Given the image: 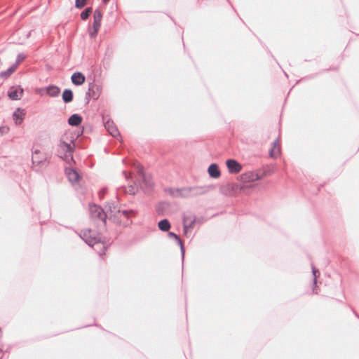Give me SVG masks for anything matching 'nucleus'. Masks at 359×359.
I'll return each mask as SVG.
<instances>
[{
    "instance_id": "f257e3e1",
    "label": "nucleus",
    "mask_w": 359,
    "mask_h": 359,
    "mask_svg": "<svg viewBox=\"0 0 359 359\" xmlns=\"http://www.w3.org/2000/svg\"><path fill=\"white\" fill-rule=\"evenodd\" d=\"M104 211L107 213V217L109 219H119L118 215L122 214L125 217L128 218L130 215L135 214L132 210H121L118 202L111 201L108 202L105 205Z\"/></svg>"
},
{
    "instance_id": "f03ea898",
    "label": "nucleus",
    "mask_w": 359,
    "mask_h": 359,
    "mask_svg": "<svg viewBox=\"0 0 359 359\" xmlns=\"http://www.w3.org/2000/svg\"><path fill=\"white\" fill-rule=\"evenodd\" d=\"M89 211L92 219L100 221L103 225L106 224L107 213L105 212L104 210L101 206L96 204H90Z\"/></svg>"
},
{
    "instance_id": "7ed1b4c3",
    "label": "nucleus",
    "mask_w": 359,
    "mask_h": 359,
    "mask_svg": "<svg viewBox=\"0 0 359 359\" xmlns=\"http://www.w3.org/2000/svg\"><path fill=\"white\" fill-rule=\"evenodd\" d=\"M197 187H184L177 189H170L168 193L173 197L187 198L196 194L195 191Z\"/></svg>"
},
{
    "instance_id": "20e7f679",
    "label": "nucleus",
    "mask_w": 359,
    "mask_h": 359,
    "mask_svg": "<svg viewBox=\"0 0 359 359\" xmlns=\"http://www.w3.org/2000/svg\"><path fill=\"white\" fill-rule=\"evenodd\" d=\"M80 236L86 244L91 247L95 244L100 243V238L91 229H87L82 231Z\"/></svg>"
},
{
    "instance_id": "39448f33",
    "label": "nucleus",
    "mask_w": 359,
    "mask_h": 359,
    "mask_svg": "<svg viewBox=\"0 0 359 359\" xmlns=\"http://www.w3.org/2000/svg\"><path fill=\"white\" fill-rule=\"evenodd\" d=\"M182 222L184 233L187 234L194 227L197 222V217L194 214L187 212L184 214Z\"/></svg>"
},
{
    "instance_id": "423d86ee",
    "label": "nucleus",
    "mask_w": 359,
    "mask_h": 359,
    "mask_svg": "<svg viewBox=\"0 0 359 359\" xmlns=\"http://www.w3.org/2000/svg\"><path fill=\"white\" fill-rule=\"evenodd\" d=\"M137 173L139 175V184L141 187H145L147 189H150L152 186V182L149 176H147L143 170V167L140 165H138L137 167Z\"/></svg>"
},
{
    "instance_id": "0eeeda50",
    "label": "nucleus",
    "mask_w": 359,
    "mask_h": 359,
    "mask_svg": "<svg viewBox=\"0 0 359 359\" xmlns=\"http://www.w3.org/2000/svg\"><path fill=\"white\" fill-rule=\"evenodd\" d=\"M32 161V164L37 166H46L48 164L47 155L41 153L39 150L33 152Z\"/></svg>"
},
{
    "instance_id": "6e6552de",
    "label": "nucleus",
    "mask_w": 359,
    "mask_h": 359,
    "mask_svg": "<svg viewBox=\"0 0 359 359\" xmlns=\"http://www.w3.org/2000/svg\"><path fill=\"white\" fill-rule=\"evenodd\" d=\"M260 178L261 177L259 174L253 171L244 172L238 177V180L243 183L255 182L259 180Z\"/></svg>"
},
{
    "instance_id": "1a4fd4ad",
    "label": "nucleus",
    "mask_w": 359,
    "mask_h": 359,
    "mask_svg": "<svg viewBox=\"0 0 359 359\" xmlns=\"http://www.w3.org/2000/svg\"><path fill=\"white\" fill-rule=\"evenodd\" d=\"M65 175L68 178L69 181L72 184H76L79 182L80 179V175L78 171L73 168H65Z\"/></svg>"
},
{
    "instance_id": "9d476101",
    "label": "nucleus",
    "mask_w": 359,
    "mask_h": 359,
    "mask_svg": "<svg viewBox=\"0 0 359 359\" xmlns=\"http://www.w3.org/2000/svg\"><path fill=\"white\" fill-rule=\"evenodd\" d=\"M23 95V89L20 86H13L8 91V95L12 100H19Z\"/></svg>"
},
{
    "instance_id": "9b49d317",
    "label": "nucleus",
    "mask_w": 359,
    "mask_h": 359,
    "mask_svg": "<svg viewBox=\"0 0 359 359\" xmlns=\"http://www.w3.org/2000/svg\"><path fill=\"white\" fill-rule=\"evenodd\" d=\"M226 164L229 172L231 174H237L242 169V165L234 159H228Z\"/></svg>"
},
{
    "instance_id": "f8f14e48",
    "label": "nucleus",
    "mask_w": 359,
    "mask_h": 359,
    "mask_svg": "<svg viewBox=\"0 0 359 359\" xmlns=\"http://www.w3.org/2000/svg\"><path fill=\"white\" fill-rule=\"evenodd\" d=\"M99 88L100 87L97 84L90 83L88 88V92L86 93V97H88V99H98L100 96Z\"/></svg>"
},
{
    "instance_id": "ddd939ff",
    "label": "nucleus",
    "mask_w": 359,
    "mask_h": 359,
    "mask_svg": "<svg viewBox=\"0 0 359 359\" xmlns=\"http://www.w3.org/2000/svg\"><path fill=\"white\" fill-rule=\"evenodd\" d=\"M104 127L111 136L116 137L120 135L118 130L112 121H107L104 123Z\"/></svg>"
},
{
    "instance_id": "4468645a",
    "label": "nucleus",
    "mask_w": 359,
    "mask_h": 359,
    "mask_svg": "<svg viewBox=\"0 0 359 359\" xmlns=\"http://www.w3.org/2000/svg\"><path fill=\"white\" fill-rule=\"evenodd\" d=\"M25 112L24 109L18 108L13 114V118L16 125H20L23 121Z\"/></svg>"
},
{
    "instance_id": "2eb2a0df",
    "label": "nucleus",
    "mask_w": 359,
    "mask_h": 359,
    "mask_svg": "<svg viewBox=\"0 0 359 359\" xmlns=\"http://www.w3.org/2000/svg\"><path fill=\"white\" fill-rule=\"evenodd\" d=\"M60 147L63 151H65L67 153H69V154L66 155V161L68 162L70 161H73V157L71 155V152L72 151L73 148L71 144L67 143L65 142H61L60 144Z\"/></svg>"
},
{
    "instance_id": "dca6fc26",
    "label": "nucleus",
    "mask_w": 359,
    "mask_h": 359,
    "mask_svg": "<svg viewBox=\"0 0 359 359\" xmlns=\"http://www.w3.org/2000/svg\"><path fill=\"white\" fill-rule=\"evenodd\" d=\"M72 82L76 86L82 85L86 80L85 76L81 72H75L72 75Z\"/></svg>"
},
{
    "instance_id": "f3484780",
    "label": "nucleus",
    "mask_w": 359,
    "mask_h": 359,
    "mask_svg": "<svg viewBox=\"0 0 359 359\" xmlns=\"http://www.w3.org/2000/svg\"><path fill=\"white\" fill-rule=\"evenodd\" d=\"M46 91V93L52 97H56L60 95V89L59 87L51 85L49 86H47L43 89Z\"/></svg>"
},
{
    "instance_id": "a211bd4d",
    "label": "nucleus",
    "mask_w": 359,
    "mask_h": 359,
    "mask_svg": "<svg viewBox=\"0 0 359 359\" xmlns=\"http://www.w3.org/2000/svg\"><path fill=\"white\" fill-rule=\"evenodd\" d=\"M102 18V14L100 10L96 9L93 15V28H99L101 26V20Z\"/></svg>"
},
{
    "instance_id": "6ab92c4d",
    "label": "nucleus",
    "mask_w": 359,
    "mask_h": 359,
    "mask_svg": "<svg viewBox=\"0 0 359 359\" xmlns=\"http://www.w3.org/2000/svg\"><path fill=\"white\" fill-rule=\"evenodd\" d=\"M208 172L209 175L213 178H218L221 175L219 167L215 163L210 165L208 169Z\"/></svg>"
},
{
    "instance_id": "aec40b11",
    "label": "nucleus",
    "mask_w": 359,
    "mask_h": 359,
    "mask_svg": "<svg viewBox=\"0 0 359 359\" xmlns=\"http://www.w3.org/2000/svg\"><path fill=\"white\" fill-rule=\"evenodd\" d=\"M82 122V117L77 114H72L68 119V123L72 126H79Z\"/></svg>"
},
{
    "instance_id": "412c9836",
    "label": "nucleus",
    "mask_w": 359,
    "mask_h": 359,
    "mask_svg": "<svg viewBox=\"0 0 359 359\" xmlns=\"http://www.w3.org/2000/svg\"><path fill=\"white\" fill-rule=\"evenodd\" d=\"M62 100L65 103H69L73 100V92L70 89H65L62 93Z\"/></svg>"
},
{
    "instance_id": "4be33fe9",
    "label": "nucleus",
    "mask_w": 359,
    "mask_h": 359,
    "mask_svg": "<svg viewBox=\"0 0 359 359\" xmlns=\"http://www.w3.org/2000/svg\"><path fill=\"white\" fill-rule=\"evenodd\" d=\"M280 154V148L278 146V140H276L273 142V148L269 151V155L271 158H276Z\"/></svg>"
},
{
    "instance_id": "5701e85b",
    "label": "nucleus",
    "mask_w": 359,
    "mask_h": 359,
    "mask_svg": "<svg viewBox=\"0 0 359 359\" xmlns=\"http://www.w3.org/2000/svg\"><path fill=\"white\" fill-rule=\"evenodd\" d=\"M158 228L162 231H168L170 228V222L167 219H163L158 222Z\"/></svg>"
},
{
    "instance_id": "b1692460",
    "label": "nucleus",
    "mask_w": 359,
    "mask_h": 359,
    "mask_svg": "<svg viewBox=\"0 0 359 359\" xmlns=\"http://www.w3.org/2000/svg\"><path fill=\"white\" fill-rule=\"evenodd\" d=\"M16 68H17V65H13L6 71H3L1 72V74H0L1 77L4 79H8L11 75V74L15 72Z\"/></svg>"
},
{
    "instance_id": "393cba45",
    "label": "nucleus",
    "mask_w": 359,
    "mask_h": 359,
    "mask_svg": "<svg viewBox=\"0 0 359 359\" xmlns=\"http://www.w3.org/2000/svg\"><path fill=\"white\" fill-rule=\"evenodd\" d=\"M92 13V8L90 7L86 8L82 13H81V18L83 20H86L88 18L89 15Z\"/></svg>"
},
{
    "instance_id": "a878e982",
    "label": "nucleus",
    "mask_w": 359,
    "mask_h": 359,
    "mask_svg": "<svg viewBox=\"0 0 359 359\" xmlns=\"http://www.w3.org/2000/svg\"><path fill=\"white\" fill-rule=\"evenodd\" d=\"M168 237L171 239H174L177 241L178 245H182V241L180 238V237L173 232H169L168 233Z\"/></svg>"
},
{
    "instance_id": "bb28decb",
    "label": "nucleus",
    "mask_w": 359,
    "mask_h": 359,
    "mask_svg": "<svg viewBox=\"0 0 359 359\" xmlns=\"http://www.w3.org/2000/svg\"><path fill=\"white\" fill-rule=\"evenodd\" d=\"M87 0H76L75 1V7L77 8H81L84 7L86 4Z\"/></svg>"
},
{
    "instance_id": "cd10ccee",
    "label": "nucleus",
    "mask_w": 359,
    "mask_h": 359,
    "mask_svg": "<svg viewBox=\"0 0 359 359\" xmlns=\"http://www.w3.org/2000/svg\"><path fill=\"white\" fill-rule=\"evenodd\" d=\"M25 55L23 54V53H19L18 55H17V59H16V62L14 65H17V67L18 66V65L25 60Z\"/></svg>"
},
{
    "instance_id": "c85d7f7f",
    "label": "nucleus",
    "mask_w": 359,
    "mask_h": 359,
    "mask_svg": "<svg viewBox=\"0 0 359 359\" xmlns=\"http://www.w3.org/2000/svg\"><path fill=\"white\" fill-rule=\"evenodd\" d=\"M137 191V188L133 185H130L128 187V189L126 190V192H128L130 194H135Z\"/></svg>"
},
{
    "instance_id": "c756f323",
    "label": "nucleus",
    "mask_w": 359,
    "mask_h": 359,
    "mask_svg": "<svg viewBox=\"0 0 359 359\" xmlns=\"http://www.w3.org/2000/svg\"><path fill=\"white\" fill-rule=\"evenodd\" d=\"M93 30L89 31V35L91 38H95L96 35L97 34V32L99 31V28H93Z\"/></svg>"
},
{
    "instance_id": "7c9ffc66",
    "label": "nucleus",
    "mask_w": 359,
    "mask_h": 359,
    "mask_svg": "<svg viewBox=\"0 0 359 359\" xmlns=\"http://www.w3.org/2000/svg\"><path fill=\"white\" fill-rule=\"evenodd\" d=\"M312 272H313V283H314V284H316V279H317L316 273H318V271L314 266H312Z\"/></svg>"
},
{
    "instance_id": "2f4dec72",
    "label": "nucleus",
    "mask_w": 359,
    "mask_h": 359,
    "mask_svg": "<svg viewBox=\"0 0 359 359\" xmlns=\"http://www.w3.org/2000/svg\"><path fill=\"white\" fill-rule=\"evenodd\" d=\"M179 245L180 246L182 257V259H184V246H183V243H182V245Z\"/></svg>"
},
{
    "instance_id": "473e14b6",
    "label": "nucleus",
    "mask_w": 359,
    "mask_h": 359,
    "mask_svg": "<svg viewBox=\"0 0 359 359\" xmlns=\"http://www.w3.org/2000/svg\"><path fill=\"white\" fill-rule=\"evenodd\" d=\"M203 222V218H197V222L196 224L201 225Z\"/></svg>"
},
{
    "instance_id": "72a5a7b5",
    "label": "nucleus",
    "mask_w": 359,
    "mask_h": 359,
    "mask_svg": "<svg viewBox=\"0 0 359 359\" xmlns=\"http://www.w3.org/2000/svg\"><path fill=\"white\" fill-rule=\"evenodd\" d=\"M105 192H106V189H102V190L100 191V194L101 196H103V195L104 194V193H105Z\"/></svg>"
},
{
    "instance_id": "f704fd0d",
    "label": "nucleus",
    "mask_w": 359,
    "mask_h": 359,
    "mask_svg": "<svg viewBox=\"0 0 359 359\" xmlns=\"http://www.w3.org/2000/svg\"><path fill=\"white\" fill-rule=\"evenodd\" d=\"M4 130H6L5 128H0V132H1V133H3Z\"/></svg>"
},
{
    "instance_id": "c9c22d12",
    "label": "nucleus",
    "mask_w": 359,
    "mask_h": 359,
    "mask_svg": "<svg viewBox=\"0 0 359 359\" xmlns=\"http://www.w3.org/2000/svg\"><path fill=\"white\" fill-rule=\"evenodd\" d=\"M104 1V3L107 4L109 1V0H102Z\"/></svg>"
},
{
    "instance_id": "e433bc0d",
    "label": "nucleus",
    "mask_w": 359,
    "mask_h": 359,
    "mask_svg": "<svg viewBox=\"0 0 359 359\" xmlns=\"http://www.w3.org/2000/svg\"><path fill=\"white\" fill-rule=\"evenodd\" d=\"M123 174L126 175V178H128V176H127V175H126V171H123Z\"/></svg>"
}]
</instances>
